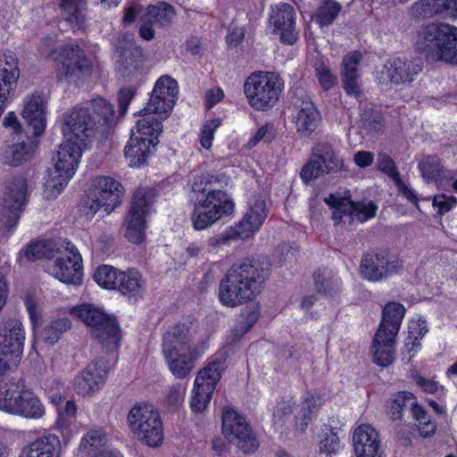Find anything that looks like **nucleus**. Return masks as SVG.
Returning a JSON list of instances; mask_svg holds the SVG:
<instances>
[{
  "mask_svg": "<svg viewBox=\"0 0 457 457\" xmlns=\"http://www.w3.org/2000/svg\"><path fill=\"white\" fill-rule=\"evenodd\" d=\"M221 420L222 434L228 442L237 445L245 453H251L258 449L257 437L245 416L233 408L225 407Z\"/></svg>",
  "mask_w": 457,
  "mask_h": 457,
  "instance_id": "12",
  "label": "nucleus"
},
{
  "mask_svg": "<svg viewBox=\"0 0 457 457\" xmlns=\"http://www.w3.org/2000/svg\"><path fill=\"white\" fill-rule=\"evenodd\" d=\"M37 145V140L31 139L29 142L21 141L7 145L3 150L0 160L4 165L21 166L33 158Z\"/></svg>",
  "mask_w": 457,
  "mask_h": 457,
  "instance_id": "34",
  "label": "nucleus"
},
{
  "mask_svg": "<svg viewBox=\"0 0 457 457\" xmlns=\"http://www.w3.org/2000/svg\"><path fill=\"white\" fill-rule=\"evenodd\" d=\"M219 175L209 172H200L193 175L190 180L191 202H195L215 195V198L230 197L226 190L214 188V184L220 183Z\"/></svg>",
  "mask_w": 457,
  "mask_h": 457,
  "instance_id": "31",
  "label": "nucleus"
},
{
  "mask_svg": "<svg viewBox=\"0 0 457 457\" xmlns=\"http://www.w3.org/2000/svg\"><path fill=\"white\" fill-rule=\"evenodd\" d=\"M409 15L412 20L424 21L421 29L418 31L415 51L428 58V23L426 19L428 15V0H418L409 9Z\"/></svg>",
  "mask_w": 457,
  "mask_h": 457,
  "instance_id": "35",
  "label": "nucleus"
},
{
  "mask_svg": "<svg viewBox=\"0 0 457 457\" xmlns=\"http://www.w3.org/2000/svg\"><path fill=\"white\" fill-rule=\"evenodd\" d=\"M177 15L175 7L164 1L148 4L139 16L138 36L145 41H151L155 37L156 29H169Z\"/></svg>",
  "mask_w": 457,
  "mask_h": 457,
  "instance_id": "18",
  "label": "nucleus"
},
{
  "mask_svg": "<svg viewBox=\"0 0 457 457\" xmlns=\"http://www.w3.org/2000/svg\"><path fill=\"white\" fill-rule=\"evenodd\" d=\"M430 56L457 66V27L445 22L430 23Z\"/></svg>",
  "mask_w": 457,
  "mask_h": 457,
  "instance_id": "17",
  "label": "nucleus"
},
{
  "mask_svg": "<svg viewBox=\"0 0 457 457\" xmlns=\"http://www.w3.org/2000/svg\"><path fill=\"white\" fill-rule=\"evenodd\" d=\"M284 86V79L279 73L255 71L245 79L243 89L252 109L257 112H267L278 102Z\"/></svg>",
  "mask_w": 457,
  "mask_h": 457,
  "instance_id": "6",
  "label": "nucleus"
},
{
  "mask_svg": "<svg viewBox=\"0 0 457 457\" xmlns=\"http://www.w3.org/2000/svg\"><path fill=\"white\" fill-rule=\"evenodd\" d=\"M68 133L59 145L55 163L48 169L44 184L47 198L57 197L74 176L83 154V149L99 131V121H95L88 108L74 106L65 118Z\"/></svg>",
  "mask_w": 457,
  "mask_h": 457,
  "instance_id": "1",
  "label": "nucleus"
},
{
  "mask_svg": "<svg viewBox=\"0 0 457 457\" xmlns=\"http://www.w3.org/2000/svg\"><path fill=\"white\" fill-rule=\"evenodd\" d=\"M132 433L146 445L156 447L163 442V426L159 411L148 403H136L128 413Z\"/></svg>",
  "mask_w": 457,
  "mask_h": 457,
  "instance_id": "8",
  "label": "nucleus"
},
{
  "mask_svg": "<svg viewBox=\"0 0 457 457\" xmlns=\"http://www.w3.org/2000/svg\"><path fill=\"white\" fill-rule=\"evenodd\" d=\"M94 115L95 121H99V129L103 132L107 130L114 119V106L105 98L96 96L93 97L87 107Z\"/></svg>",
  "mask_w": 457,
  "mask_h": 457,
  "instance_id": "41",
  "label": "nucleus"
},
{
  "mask_svg": "<svg viewBox=\"0 0 457 457\" xmlns=\"http://www.w3.org/2000/svg\"><path fill=\"white\" fill-rule=\"evenodd\" d=\"M348 204L351 220L356 219L360 222L363 223L376 216L378 206L372 201L365 204L360 201H353L350 198Z\"/></svg>",
  "mask_w": 457,
  "mask_h": 457,
  "instance_id": "51",
  "label": "nucleus"
},
{
  "mask_svg": "<svg viewBox=\"0 0 457 457\" xmlns=\"http://www.w3.org/2000/svg\"><path fill=\"white\" fill-rule=\"evenodd\" d=\"M192 203L190 220L193 228L197 231L212 227L221 218L232 214L235 210V204L231 197L215 198L213 194Z\"/></svg>",
  "mask_w": 457,
  "mask_h": 457,
  "instance_id": "14",
  "label": "nucleus"
},
{
  "mask_svg": "<svg viewBox=\"0 0 457 457\" xmlns=\"http://www.w3.org/2000/svg\"><path fill=\"white\" fill-rule=\"evenodd\" d=\"M29 388L22 378L0 382V411L14 415Z\"/></svg>",
  "mask_w": 457,
  "mask_h": 457,
  "instance_id": "30",
  "label": "nucleus"
},
{
  "mask_svg": "<svg viewBox=\"0 0 457 457\" xmlns=\"http://www.w3.org/2000/svg\"><path fill=\"white\" fill-rule=\"evenodd\" d=\"M143 50L139 46H130L129 47L121 48L119 54L118 62L124 71H137L143 63Z\"/></svg>",
  "mask_w": 457,
  "mask_h": 457,
  "instance_id": "44",
  "label": "nucleus"
},
{
  "mask_svg": "<svg viewBox=\"0 0 457 457\" xmlns=\"http://www.w3.org/2000/svg\"><path fill=\"white\" fill-rule=\"evenodd\" d=\"M55 249L52 247L49 241H35L29 244L24 249V256L28 261H36L43 258L52 259L54 257Z\"/></svg>",
  "mask_w": 457,
  "mask_h": 457,
  "instance_id": "50",
  "label": "nucleus"
},
{
  "mask_svg": "<svg viewBox=\"0 0 457 457\" xmlns=\"http://www.w3.org/2000/svg\"><path fill=\"white\" fill-rule=\"evenodd\" d=\"M124 187L121 183L111 176H99L96 179L93 193L87 195L85 201L88 207L87 215L94 216L101 208L107 213L112 212L121 204Z\"/></svg>",
  "mask_w": 457,
  "mask_h": 457,
  "instance_id": "15",
  "label": "nucleus"
},
{
  "mask_svg": "<svg viewBox=\"0 0 457 457\" xmlns=\"http://www.w3.org/2000/svg\"><path fill=\"white\" fill-rule=\"evenodd\" d=\"M153 142V139H144L135 134L130 136L124 148V155L130 167L138 168L148 163L157 146Z\"/></svg>",
  "mask_w": 457,
  "mask_h": 457,
  "instance_id": "29",
  "label": "nucleus"
},
{
  "mask_svg": "<svg viewBox=\"0 0 457 457\" xmlns=\"http://www.w3.org/2000/svg\"><path fill=\"white\" fill-rule=\"evenodd\" d=\"M277 136L275 127L272 123L267 122L261 126L247 142L249 147L256 146L260 142L270 144Z\"/></svg>",
  "mask_w": 457,
  "mask_h": 457,
  "instance_id": "56",
  "label": "nucleus"
},
{
  "mask_svg": "<svg viewBox=\"0 0 457 457\" xmlns=\"http://www.w3.org/2000/svg\"><path fill=\"white\" fill-rule=\"evenodd\" d=\"M342 5L335 0H321L312 20L321 29L333 24L339 12Z\"/></svg>",
  "mask_w": 457,
  "mask_h": 457,
  "instance_id": "43",
  "label": "nucleus"
},
{
  "mask_svg": "<svg viewBox=\"0 0 457 457\" xmlns=\"http://www.w3.org/2000/svg\"><path fill=\"white\" fill-rule=\"evenodd\" d=\"M106 443V434L102 428L91 429L82 437L80 448L87 454L96 456Z\"/></svg>",
  "mask_w": 457,
  "mask_h": 457,
  "instance_id": "47",
  "label": "nucleus"
},
{
  "mask_svg": "<svg viewBox=\"0 0 457 457\" xmlns=\"http://www.w3.org/2000/svg\"><path fill=\"white\" fill-rule=\"evenodd\" d=\"M24 327L20 320L6 319L0 324V376L17 367L23 352Z\"/></svg>",
  "mask_w": 457,
  "mask_h": 457,
  "instance_id": "10",
  "label": "nucleus"
},
{
  "mask_svg": "<svg viewBox=\"0 0 457 457\" xmlns=\"http://www.w3.org/2000/svg\"><path fill=\"white\" fill-rule=\"evenodd\" d=\"M28 183L25 178H13L4 194V209L7 232L14 229L20 220L21 212L26 203Z\"/></svg>",
  "mask_w": 457,
  "mask_h": 457,
  "instance_id": "21",
  "label": "nucleus"
},
{
  "mask_svg": "<svg viewBox=\"0 0 457 457\" xmlns=\"http://www.w3.org/2000/svg\"><path fill=\"white\" fill-rule=\"evenodd\" d=\"M422 71L420 61H408L405 57H391L382 66L378 80L380 84L390 82L395 86L411 83Z\"/></svg>",
  "mask_w": 457,
  "mask_h": 457,
  "instance_id": "20",
  "label": "nucleus"
},
{
  "mask_svg": "<svg viewBox=\"0 0 457 457\" xmlns=\"http://www.w3.org/2000/svg\"><path fill=\"white\" fill-rule=\"evenodd\" d=\"M405 314L404 306L397 302L386 303L382 312L381 322L378 328V337L382 333H390L397 336Z\"/></svg>",
  "mask_w": 457,
  "mask_h": 457,
  "instance_id": "39",
  "label": "nucleus"
},
{
  "mask_svg": "<svg viewBox=\"0 0 457 457\" xmlns=\"http://www.w3.org/2000/svg\"><path fill=\"white\" fill-rule=\"evenodd\" d=\"M344 161L332 145L319 144L312 147L310 157L300 171V179L307 185L323 174L337 173L344 170Z\"/></svg>",
  "mask_w": 457,
  "mask_h": 457,
  "instance_id": "13",
  "label": "nucleus"
},
{
  "mask_svg": "<svg viewBox=\"0 0 457 457\" xmlns=\"http://www.w3.org/2000/svg\"><path fill=\"white\" fill-rule=\"evenodd\" d=\"M120 273V270L117 268L111 265H102L96 270L94 279L102 288L114 290Z\"/></svg>",
  "mask_w": 457,
  "mask_h": 457,
  "instance_id": "49",
  "label": "nucleus"
},
{
  "mask_svg": "<svg viewBox=\"0 0 457 457\" xmlns=\"http://www.w3.org/2000/svg\"><path fill=\"white\" fill-rule=\"evenodd\" d=\"M220 124V118L210 119L204 123L199 134L200 145L203 148L209 150L212 146L215 132Z\"/></svg>",
  "mask_w": 457,
  "mask_h": 457,
  "instance_id": "55",
  "label": "nucleus"
},
{
  "mask_svg": "<svg viewBox=\"0 0 457 457\" xmlns=\"http://www.w3.org/2000/svg\"><path fill=\"white\" fill-rule=\"evenodd\" d=\"M154 199L155 193L152 188H138L134 192L125 219V237L130 243L139 245L145 239L146 219L151 213Z\"/></svg>",
  "mask_w": 457,
  "mask_h": 457,
  "instance_id": "9",
  "label": "nucleus"
},
{
  "mask_svg": "<svg viewBox=\"0 0 457 457\" xmlns=\"http://www.w3.org/2000/svg\"><path fill=\"white\" fill-rule=\"evenodd\" d=\"M342 448L341 441L337 433V428L330 426H325L320 436L319 443V452L320 454L331 456L337 454Z\"/></svg>",
  "mask_w": 457,
  "mask_h": 457,
  "instance_id": "48",
  "label": "nucleus"
},
{
  "mask_svg": "<svg viewBox=\"0 0 457 457\" xmlns=\"http://www.w3.org/2000/svg\"><path fill=\"white\" fill-rule=\"evenodd\" d=\"M361 75H344L341 76L342 86L349 96L358 99L362 96V90L359 84Z\"/></svg>",
  "mask_w": 457,
  "mask_h": 457,
  "instance_id": "63",
  "label": "nucleus"
},
{
  "mask_svg": "<svg viewBox=\"0 0 457 457\" xmlns=\"http://www.w3.org/2000/svg\"><path fill=\"white\" fill-rule=\"evenodd\" d=\"M408 337L404 341V351L413 357L420 349V339L426 334V327H420L417 322H411L409 325Z\"/></svg>",
  "mask_w": 457,
  "mask_h": 457,
  "instance_id": "53",
  "label": "nucleus"
},
{
  "mask_svg": "<svg viewBox=\"0 0 457 457\" xmlns=\"http://www.w3.org/2000/svg\"><path fill=\"white\" fill-rule=\"evenodd\" d=\"M316 408V399L311 392H307L301 408L300 421H297L296 426L302 432H304L312 421L313 410Z\"/></svg>",
  "mask_w": 457,
  "mask_h": 457,
  "instance_id": "54",
  "label": "nucleus"
},
{
  "mask_svg": "<svg viewBox=\"0 0 457 457\" xmlns=\"http://www.w3.org/2000/svg\"><path fill=\"white\" fill-rule=\"evenodd\" d=\"M178 97V82L169 75L161 76L154 87L146 106L140 111L141 118L136 124V136L153 139L159 144L162 133V120L171 112Z\"/></svg>",
  "mask_w": 457,
  "mask_h": 457,
  "instance_id": "3",
  "label": "nucleus"
},
{
  "mask_svg": "<svg viewBox=\"0 0 457 457\" xmlns=\"http://www.w3.org/2000/svg\"><path fill=\"white\" fill-rule=\"evenodd\" d=\"M428 420H422V423L403 424L397 431V441L403 446L411 445L412 439L417 436L428 437Z\"/></svg>",
  "mask_w": 457,
  "mask_h": 457,
  "instance_id": "46",
  "label": "nucleus"
},
{
  "mask_svg": "<svg viewBox=\"0 0 457 457\" xmlns=\"http://www.w3.org/2000/svg\"><path fill=\"white\" fill-rule=\"evenodd\" d=\"M192 322H177L162 337V353L169 370L177 378H186L200 356L198 347L192 345Z\"/></svg>",
  "mask_w": 457,
  "mask_h": 457,
  "instance_id": "4",
  "label": "nucleus"
},
{
  "mask_svg": "<svg viewBox=\"0 0 457 457\" xmlns=\"http://www.w3.org/2000/svg\"><path fill=\"white\" fill-rule=\"evenodd\" d=\"M357 457H380L381 440L378 432L369 424L357 427L353 435Z\"/></svg>",
  "mask_w": 457,
  "mask_h": 457,
  "instance_id": "26",
  "label": "nucleus"
},
{
  "mask_svg": "<svg viewBox=\"0 0 457 457\" xmlns=\"http://www.w3.org/2000/svg\"><path fill=\"white\" fill-rule=\"evenodd\" d=\"M71 323L68 318L54 319L44 327L41 332V338L44 343L49 345H54L59 341L61 336L71 328Z\"/></svg>",
  "mask_w": 457,
  "mask_h": 457,
  "instance_id": "45",
  "label": "nucleus"
},
{
  "mask_svg": "<svg viewBox=\"0 0 457 457\" xmlns=\"http://www.w3.org/2000/svg\"><path fill=\"white\" fill-rule=\"evenodd\" d=\"M60 449L59 437L53 434H47L24 446L19 457H55Z\"/></svg>",
  "mask_w": 457,
  "mask_h": 457,
  "instance_id": "37",
  "label": "nucleus"
},
{
  "mask_svg": "<svg viewBox=\"0 0 457 457\" xmlns=\"http://www.w3.org/2000/svg\"><path fill=\"white\" fill-rule=\"evenodd\" d=\"M46 413V409L39 397L29 388L14 415L29 420H39Z\"/></svg>",
  "mask_w": 457,
  "mask_h": 457,
  "instance_id": "42",
  "label": "nucleus"
},
{
  "mask_svg": "<svg viewBox=\"0 0 457 457\" xmlns=\"http://www.w3.org/2000/svg\"><path fill=\"white\" fill-rule=\"evenodd\" d=\"M109 363L104 358L92 361L74 379V389L79 395L86 396L97 392L105 383Z\"/></svg>",
  "mask_w": 457,
  "mask_h": 457,
  "instance_id": "22",
  "label": "nucleus"
},
{
  "mask_svg": "<svg viewBox=\"0 0 457 457\" xmlns=\"http://www.w3.org/2000/svg\"><path fill=\"white\" fill-rule=\"evenodd\" d=\"M77 404L73 400H68L64 407L58 408L56 428L62 432H69L70 427L77 417Z\"/></svg>",
  "mask_w": 457,
  "mask_h": 457,
  "instance_id": "52",
  "label": "nucleus"
},
{
  "mask_svg": "<svg viewBox=\"0 0 457 457\" xmlns=\"http://www.w3.org/2000/svg\"><path fill=\"white\" fill-rule=\"evenodd\" d=\"M312 279L317 293L324 297L334 298L342 291L341 278L328 268L316 269L312 273Z\"/></svg>",
  "mask_w": 457,
  "mask_h": 457,
  "instance_id": "36",
  "label": "nucleus"
},
{
  "mask_svg": "<svg viewBox=\"0 0 457 457\" xmlns=\"http://www.w3.org/2000/svg\"><path fill=\"white\" fill-rule=\"evenodd\" d=\"M362 55L359 51H352L344 56L342 61L341 76L344 75H361L359 65Z\"/></svg>",
  "mask_w": 457,
  "mask_h": 457,
  "instance_id": "59",
  "label": "nucleus"
},
{
  "mask_svg": "<svg viewBox=\"0 0 457 457\" xmlns=\"http://www.w3.org/2000/svg\"><path fill=\"white\" fill-rule=\"evenodd\" d=\"M268 216L266 203L261 197H253L242 219L231 226L241 240L248 239L260 230Z\"/></svg>",
  "mask_w": 457,
  "mask_h": 457,
  "instance_id": "23",
  "label": "nucleus"
},
{
  "mask_svg": "<svg viewBox=\"0 0 457 457\" xmlns=\"http://www.w3.org/2000/svg\"><path fill=\"white\" fill-rule=\"evenodd\" d=\"M386 414L393 421L401 420L403 411L410 409L411 417L420 424L427 419V411L419 404L417 397L409 391H398L386 402Z\"/></svg>",
  "mask_w": 457,
  "mask_h": 457,
  "instance_id": "24",
  "label": "nucleus"
},
{
  "mask_svg": "<svg viewBox=\"0 0 457 457\" xmlns=\"http://www.w3.org/2000/svg\"><path fill=\"white\" fill-rule=\"evenodd\" d=\"M239 239L240 238L237 237V234H236L234 228L229 226L220 234L211 237L207 241V245L210 251H214L229 241Z\"/></svg>",
  "mask_w": 457,
  "mask_h": 457,
  "instance_id": "62",
  "label": "nucleus"
},
{
  "mask_svg": "<svg viewBox=\"0 0 457 457\" xmlns=\"http://www.w3.org/2000/svg\"><path fill=\"white\" fill-rule=\"evenodd\" d=\"M212 395L211 391L204 392L203 390H197L196 387L193 389V395L190 401V407L193 412L200 413L203 412L210 403Z\"/></svg>",
  "mask_w": 457,
  "mask_h": 457,
  "instance_id": "61",
  "label": "nucleus"
},
{
  "mask_svg": "<svg viewBox=\"0 0 457 457\" xmlns=\"http://www.w3.org/2000/svg\"><path fill=\"white\" fill-rule=\"evenodd\" d=\"M20 76L17 59L6 56L5 65H0V117L12 100Z\"/></svg>",
  "mask_w": 457,
  "mask_h": 457,
  "instance_id": "28",
  "label": "nucleus"
},
{
  "mask_svg": "<svg viewBox=\"0 0 457 457\" xmlns=\"http://www.w3.org/2000/svg\"><path fill=\"white\" fill-rule=\"evenodd\" d=\"M117 286L114 290L125 296L129 301L137 302L143 298L145 281L142 274L135 268L120 270Z\"/></svg>",
  "mask_w": 457,
  "mask_h": 457,
  "instance_id": "33",
  "label": "nucleus"
},
{
  "mask_svg": "<svg viewBox=\"0 0 457 457\" xmlns=\"http://www.w3.org/2000/svg\"><path fill=\"white\" fill-rule=\"evenodd\" d=\"M269 27L271 33L278 36L283 46H294L299 39V30L296 29V12L288 3H280L271 8L269 17Z\"/></svg>",
  "mask_w": 457,
  "mask_h": 457,
  "instance_id": "19",
  "label": "nucleus"
},
{
  "mask_svg": "<svg viewBox=\"0 0 457 457\" xmlns=\"http://www.w3.org/2000/svg\"><path fill=\"white\" fill-rule=\"evenodd\" d=\"M364 126L370 130H379L384 125V117L379 110L372 106L365 107L361 113Z\"/></svg>",
  "mask_w": 457,
  "mask_h": 457,
  "instance_id": "57",
  "label": "nucleus"
},
{
  "mask_svg": "<svg viewBox=\"0 0 457 457\" xmlns=\"http://www.w3.org/2000/svg\"><path fill=\"white\" fill-rule=\"evenodd\" d=\"M359 269L363 279L375 283L397 274L403 261L387 249L371 250L361 256Z\"/></svg>",
  "mask_w": 457,
  "mask_h": 457,
  "instance_id": "11",
  "label": "nucleus"
},
{
  "mask_svg": "<svg viewBox=\"0 0 457 457\" xmlns=\"http://www.w3.org/2000/svg\"><path fill=\"white\" fill-rule=\"evenodd\" d=\"M21 116L27 129L35 137L43 135L46 127V118L44 101L40 96L31 95L24 101Z\"/></svg>",
  "mask_w": 457,
  "mask_h": 457,
  "instance_id": "27",
  "label": "nucleus"
},
{
  "mask_svg": "<svg viewBox=\"0 0 457 457\" xmlns=\"http://www.w3.org/2000/svg\"><path fill=\"white\" fill-rule=\"evenodd\" d=\"M271 262L268 256H249L234 263L220 280L217 297L220 303L236 308L253 300L255 289L270 275Z\"/></svg>",
  "mask_w": 457,
  "mask_h": 457,
  "instance_id": "2",
  "label": "nucleus"
},
{
  "mask_svg": "<svg viewBox=\"0 0 457 457\" xmlns=\"http://www.w3.org/2000/svg\"><path fill=\"white\" fill-rule=\"evenodd\" d=\"M71 314L89 328L90 336L106 351L120 346L121 328L117 317L94 303H82L71 309Z\"/></svg>",
  "mask_w": 457,
  "mask_h": 457,
  "instance_id": "5",
  "label": "nucleus"
},
{
  "mask_svg": "<svg viewBox=\"0 0 457 457\" xmlns=\"http://www.w3.org/2000/svg\"><path fill=\"white\" fill-rule=\"evenodd\" d=\"M321 121V115L312 101L303 99L298 107L295 128L301 137H310Z\"/></svg>",
  "mask_w": 457,
  "mask_h": 457,
  "instance_id": "32",
  "label": "nucleus"
},
{
  "mask_svg": "<svg viewBox=\"0 0 457 457\" xmlns=\"http://www.w3.org/2000/svg\"><path fill=\"white\" fill-rule=\"evenodd\" d=\"M84 4V0H60L59 2L61 16L73 32L84 30L86 28V17L83 13Z\"/></svg>",
  "mask_w": 457,
  "mask_h": 457,
  "instance_id": "40",
  "label": "nucleus"
},
{
  "mask_svg": "<svg viewBox=\"0 0 457 457\" xmlns=\"http://www.w3.org/2000/svg\"><path fill=\"white\" fill-rule=\"evenodd\" d=\"M395 337L396 336L390 333H382L378 337V331H376L371 345L374 363L380 367H387L393 363Z\"/></svg>",
  "mask_w": 457,
  "mask_h": 457,
  "instance_id": "38",
  "label": "nucleus"
},
{
  "mask_svg": "<svg viewBox=\"0 0 457 457\" xmlns=\"http://www.w3.org/2000/svg\"><path fill=\"white\" fill-rule=\"evenodd\" d=\"M227 357L223 353H215L207 359L205 365L196 374L194 387L213 394L217 384L226 370Z\"/></svg>",
  "mask_w": 457,
  "mask_h": 457,
  "instance_id": "25",
  "label": "nucleus"
},
{
  "mask_svg": "<svg viewBox=\"0 0 457 457\" xmlns=\"http://www.w3.org/2000/svg\"><path fill=\"white\" fill-rule=\"evenodd\" d=\"M457 204V198L446 194H438L432 198V206L436 214L442 216L450 212Z\"/></svg>",
  "mask_w": 457,
  "mask_h": 457,
  "instance_id": "60",
  "label": "nucleus"
},
{
  "mask_svg": "<svg viewBox=\"0 0 457 457\" xmlns=\"http://www.w3.org/2000/svg\"><path fill=\"white\" fill-rule=\"evenodd\" d=\"M430 12L456 19L457 0H430Z\"/></svg>",
  "mask_w": 457,
  "mask_h": 457,
  "instance_id": "58",
  "label": "nucleus"
},
{
  "mask_svg": "<svg viewBox=\"0 0 457 457\" xmlns=\"http://www.w3.org/2000/svg\"><path fill=\"white\" fill-rule=\"evenodd\" d=\"M56 62L55 77L58 82L79 86L93 72V62L78 44H63L52 51Z\"/></svg>",
  "mask_w": 457,
  "mask_h": 457,
  "instance_id": "7",
  "label": "nucleus"
},
{
  "mask_svg": "<svg viewBox=\"0 0 457 457\" xmlns=\"http://www.w3.org/2000/svg\"><path fill=\"white\" fill-rule=\"evenodd\" d=\"M54 258L48 264L49 272L67 285H79L83 278L82 257L79 250L70 241L63 252L55 249Z\"/></svg>",
  "mask_w": 457,
  "mask_h": 457,
  "instance_id": "16",
  "label": "nucleus"
},
{
  "mask_svg": "<svg viewBox=\"0 0 457 457\" xmlns=\"http://www.w3.org/2000/svg\"><path fill=\"white\" fill-rule=\"evenodd\" d=\"M294 403L290 400L281 399L277 402L272 414V422L274 425L282 426L284 419L292 413Z\"/></svg>",
  "mask_w": 457,
  "mask_h": 457,
  "instance_id": "64",
  "label": "nucleus"
}]
</instances>
